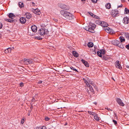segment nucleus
Here are the masks:
<instances>
[{
    "label": "nucleus",
    "instance_id": "obj_21",
    "mask_svg": "<svg viewBox=\"0 0 129 129\" xmlns=\"http://www.w3.org/2000/svg\"><path fill=\"white\" fill-rule=\"evenodd\" d=\"M119 41L117 40H115L113 41L112 42V44L114 45L117 46V44L119 43Z\"/></svg>",
    "mask_w": 129,
    "mask_h": 129
},
{
    "label": "nucleus",
    "instance_id": "obj_60",
    "mask_svg": "<svg viewBox=\"0 0 129 129\" xmlns=\"http://www.w3.org/2000/svg\"><path fill=\"white\" fill-rule=\"evenodd\" d=\"M28 116H29V115H30V113H28Z\"/></svg>",
    "mask_w": 129,
    "mask_h": 129
},
{
    "label": "nucleus",
    "instance_id": "obj_25",
    "mask_svg": "<svg viewBox=\"0 0 129 129\" xmlns=\"http://www.w3.org/2000/svg\"><path fill=\"white\" fill-rule=\"evenodd\" d=\"M70 68L73 71H74L75 72H78V71H77V70L75 69V68H74V67H73L72 66H71L70 67Z\"/></svg>",
    "mask_w": 129,
    "mask_h": 129
},
{
    "label": "nucleus",
    "instance_id": "obj_12",
    "mask_svg": "<svg viewBox=\"0 0 129 129\" xmlns=\"http://www.w3.org/2000/svg\"><path fill=\"white\" fill-rule=\"evenodd\" d=\"M94 29L92 27H89L87 29H86V30L88 31L91 33H94Z\"/></svg>",
    "mask_w": 129,
    "mask_h": 129
},
{
    "label": "nucleus",
    "instance_id": "obj_8",
    "mask_svg": "<svg viewBox=\"0 0 129 129\" xmlns=\"http://www.w3.org/2000/svg\"><path fill=\"white\" fill-rule=\"evenodd\" d=\"M104 29L107 33L112 34L114 33V31L107 26L104 28Z\"/></svg>",
    "mask_w": 129,
    "mask_h": 129
},
{
    "label": "nucleus",
    "instance_id": "obj_11",
    "mask_svg": "<svg viewBox=\"0 0 129 129\" xmlns=\"http://www.w3.org/2000/svg\"><path fill=\"white\" fill-rule=\"evenodd\" d=\"M20 21L21 23L22 24H24L26 21V19L25 17H21L20 19Z\"/></svg>",
    "mask_w": 129,
    "mask_h": 129
},
{
    "label": "nucleus",
    "instance_id": "obj_13",
    "mask_svg": "<svg viewBox=\"0 0 129 129\" xmlns=\"http://www.w3.org/2000/svg\"><path fill=\"white\" fill-rule=\"evenodd\" d=\"M108 24L106 22L104 21L101 22V25L103 27H106L108 26Z\"/></svg>",
    "mask_w": 129,
    "mask_h": 129
},
{
    "label": "nucleus",
    "instance_id": "obj_54",
    "mask_svg": "<svg viewBox=\"0 0 129 129\" xmlns=\"http://www.w3.org/2000/svg\"><path fill=\"white\" fill-rule=\"evenodd\" d=\"M122 6V5L121 4L120 5L118 6H117V8H119V7H121Z\"/></svg>",
    "mask_w": 129,
    "mask_h": 129
},
{
    "label": "nucleus",
    "instance_id": "obj_33",
    "mask_svg": "<svg viewBox=\"0 0 129 129\" xmlns=\"http://www.w3.org/2000/svg\"><path fill=\"white\" fill-rule=\"evenodd\" d=\"M101 22L99 20H97L95 22V23L96 24L99 25L100 24L101 25Z\"/></svg>",
    "mask_w": 129,
    "mask_h": 129
},
{
    "label": "nucleus",
    "instance_id": "obj_63",
    "mask_svg": "<svg viewBox=\"0 0 129 129\" xmlns=\"http://www.w3.org/2000/svg\"><path fill=\"white\" fill-rule=\"evenodd\" d=\"M112 79L113 80H114V81H115V80H114V79L112 77Z\"/></svg>",
    "mask_w": 129,
    "mask_h": 129
},
{
    "label": "nucleus",
    "instance_id": "obj_50",
    "mask_svg": "<svg viewBox=\"0 0 129 129\" xmlns=\"http://www.w3.org/2000/svg\"><path fill=\"white\" fill-rule=\"evenodd\" d=\"M15 20H13V19H11V21L10 22L12 23L13 22H14L15 21Z\"/></svg>",
    "mask_w": 129,
    "mask_h": 129
},
{
    "label": "nucleus",
    "instance_id": "obj_48",
    "mask_svg": "<svg viewBox=\"0 0 129 129\" xmlns=\"http://www.w3.org/2000/svg\"><path fill=\"white\" fill-rule=\"evenodd\" d=\"M2 23L0 22V29L2 28Z\"/></svg>",
    "mask_w": 129,
    "mask_h": 129
},
{
    "label": "nucleus",
    "instance_id": "obj_26",
    "mask_svg": "<svg viewBox=\"0 0 129 129\" xmlns=\"http://www.w3.org/2000/svg\"><path fill=\"white\" fill-rule=\"evenodd\" d=\"M89 25L90 26H91V27L93 28L94 29L95 28L96 26V25L95 24H92V23L91 22L90 23Z\"/></svg>",
    "mask_w": 129,
    "mask_h": 129
},
{
    "label": "nucleus",
    "instance_id": "obj_46",
    "mask_svg": "<svg viewBox=\"0 0 129 129\" xmlns=\"http://www.w3.org/2000/svg\"><path fill=\"white\" fill-rule=\"evenodd\" d=\"M126 47L128 49H129V44L126 46Z\"/></svg>",
    "mask_w": 129,
    "mask_h": 129
},
{
    "label": "nucleus",
    "instance_id": "obj_35",
    "mask_svg": "<svg viewBox=\"0 0 129 129\" xmlns=\"http://www.w3.org/2000/svg\"><path fill=\"white\" fill-rule=\"evenodd\" d=\"M94 89L97 91H98L99 89L98 87L95 85L94 86Z\"/></svg>",
    "mask_w": 129,
    "mask_h": 129
},
{
    "label": "nucleus",
    "instance_id": "obj_58",
    "mask_svg": "<svg viewBox=\"0 0 129 129\" xmlns=\"http://www.w3.org/2000/svg\"><path fill=\"white\" fill-rule=\"evenodd\" d=\"M93 103L95 105H96L97 104V103L96 102H94Z\"/></svg>",
    "mask_w": 129,
    "mask_h": 129
},
{
    "label": "nucleus",
    "instance_id": "obj_3",
    "mask_svg": "<svg viewBox=\"0 0 129 129\" xmlns=\"http://www.w3.org/2000/svg\"><path fill=\"white\" fill-rule=\"evenodd\" d=\"M24 64L28 65V64L33 63V60L31 59H26L24 58L21 61Z\"/></svg>",
    "mask_w": 129,
    "mask_h": 129
},
{
    "label": "nucleus",
    "instance_id": "obj_22",
    "mask_svg": "<svg viewBox=\"0 0 129 129\" xmlns=\"http://www.w3.org/2000/svg\"><path fill=\"white\" fill-rule=\"evenodd\" d=\"M87 45L89 47H91L93 46V44L92 42H90L88 43Z\"/></svg>",
    "mask_w": 129,
    "mask_h": 129
},
{
    "label": "nucleus",
    "instance_id": "obj_15",
    "mask_svg": "<svg viewBox=\"0 0 129 129\" xmlns=\"http://www.w3.org/2000/svg\"><path fill=\"white\" fill-rule=\"evenodd\" d=\"M31 28L32 30L34 32H36L37 31V27L35 25L31 26Z\"/></svg>",
    "mask_w": 129,
    "mask_h": 129
},
{
    "label": "nucleus",
    "instance_id": "obj_6",
    "mask_svg": "<svg viewBox=\"0 0 129 129\" xmlns=\"http://www.w3.org/2000/svg\"><path fill=\"white\" fill-rule=\"evenodd\" d=\"M31 10L33 13L37 15H39L41 14V12L40 10L36 8V9H34L33 8H32Z\"/></svg>",
    "mask_w": 129,
    "mask_h": 129
},
{
    "label": "nucleus",
    "instance_id": "obj_53",
    "mask_svg": "<svg viewBox=\"0 0 129 129\" xmlns=\"http://www.w3.org/2000/svg\"><path fill=\"white\" fill-rule=\"evenodd\" d=\"M83 80L85 83H88V82L85 79H83Z\"/></svg>",
    "mask_w": 129,
    "mask_h": 129
},
{
    "label": "nucleus",
    "instance_id": "obj_36",
    "mask_svg": "<svg viewBox=\"0 0 129 129\" xmlns=\"http://www.w3.org/2000/svg\"><path fill=\"white\" fill-rule=\"evenodd\" d=\"M35 98H33L31 100V101L33 102L36 101H37V100L35 99Z\"/></svg>",
    "mask_w": 129,
    "mask_h": 129
},
{
    "label": "nucleus",
    "instance_id": "obj_57",
    "mask_svg": "<svg viewBox=\"0 0 129 129\" xmlns=\"http://www.w3.org/2000/svg\"><path fill=\"white\" fill-rule=\"evenodd\" d=\"M126 67L128 69L129 68V66L128 65L126 66Z\"/></svg>",
    "mask_w": 129,
    "mask_h": 129
},
{
    "label": "nucleus",
    "instance_id": "obj_27",
    "mask_svg": "<svg viewBox=\"0 0 129 129\" xmlns=\"http://www.w3.org/2000/svg\"><path fill=\"white\" fill-rule=\"evenodd\" d=\"M125 13L126 14H129V10L126 8L125 9Z\"/></svg>",
    "mask_w": 129,
    "mask_h": 129
},
{
    "label": "nucleus",
    "instance_id": "obj_28",
    "mask_svg": "<svg viewBox=\"0 0 129 129\" xmlns=\"http://www.w3.org/2000/svg\"><path fill=\"white\" fill-rule=\"evenodd\" d=\"M88 87L89 89L90 90L91 92H94L93 89L91 85H89L88 86Z\"/></svg>",
    "mask_w": 129,
    "mask_h": 129
},
{
    "label": "nucleus",
    "instance_id": "obj_61",
    "mask_svg": "<svg viewBox=\"0 0 129 129\" xmlns=\"http://www.w3.org/2000/svg\"><path fill=\"white\" fill-rule=\"evenodd\" d=\"M67 72H71V71H69V70L68 71H66Z\"/></svg>",
    "mask_w": 129,
    "mask_h": 129
},
{
    "label": "nucleus",
    "instance_id": "obj_14",
    "mask_svg": "<svg viewBox=\"0 0 129 129\" xmlns=\"http://www.w3.org/2000/svg\"><path fill=\"white\" fill-rule=\"evenodd\" d=\"M25 16H26V18L28 19H30L31 17V14L28 12H27L25 13Z\"/></svg>",
    "mask_w": 129,
    "mask_h": 129
},
{
    "label": "nucleus",
    "instance_id": "obj_41",
    "mask_svg": "<svg viewBox=\"0 0 129 129\" xmlns=\"http://www.w3.org/2000/svg\"><path fill=\"white\" fill-rule=\"evenodd\" d=\"M50 118L48 117H46L45 118V119L46 121H48Z\"/></svg>",
    "mask_w": 129,
    "mask_h": 129
},
{
    "label": "nucleus",
    "instance_id": "obj_56",
    "mask_svg": "<svg viewBox=\"0 0 129 129\" xmlns=\"http://www.w3.org/2000/svg\"><path fill=\"white\" fill-rule=\"evenodd\" d=\"M114 115L115 117H116V118L117 119L118 118H117V115L116 114H115V113L114 114Z\"/></svg>",
    "mask_w": 129,
    "mask_h": 129
},
{
    "label": "nucleus",
    "instance_id": "obj_42",
    "mask_svg": "<svg viewBox=\"0 0 129 129\" xmlns=\"http://www.w3.org/2000/svg\"><path fill=\"white\" fill-rule=\"evenodd\" d=\"M98 0H91L92 2L94 3H95Z\"/></svg>",
    "mask_w": 129,
    "mask_h": 129
},
{
    "label": "nucleus",
    "instance_id": "obj_17",
    "mask_svg": "<svg viewBox=\"0 0 129 129\" xmlns=\"http://www.w3.org/2000/svg\"><path fill=\"white\" fill-rule=\"evenodd\" d=\"M8 16L9 18L13 19L14 18L15 16L12 13H10L9 14Z\"/></svg>",
    "mask_w": 129,
    "mask_h": 129
},
{
    "label": "nucleus",
    "instance_id": "obj_9",
    "mask_svg": "<svg viewBox=\"0 0 129 129\" xmlns=\"http://www.w3.org/2000/svg\"><path fill=\"white\" fill-rule=\"evenodd\" d=\"M115 65L116 68L119 69L120 70H121L122 69V67L120 64L119 63V61H117L115 63Z\"/></svg>",
    "mask_w": 129,
    "mask_h": 129
},
{
    "label": "nucleus",
    "instance_id": "obj_55",
    "mask_svg": "<svg viewBox=\"0 0 129 129\" xmlns=\"http://www.w3.org/2000/svg\"><path fill=\"white\" fill-rule=\"evenodd\" d=\"M37 38L38 39H39V40H41L42 39V38H40L39 37H37Z\"/></svg>",
    "mask_w": 129,
    "mask_h": 129
},
{
    "label": "nucleus",
    "instance_id": "obj_49",
    "mask_svg": "<svg viewBox=\"0 0 129 129\" xmlns=\"http://www.w3.org/2000/svg\"><path fill=\"white\" fill-rule=\"evenodd\" d=\"M93 17H94L96 18H97L98 19H99L100 18L99 17H98V16H95H95H94Z\"/></svg>",
    "mask_w": 129,
    "mask_h": 129
},
{
    "label": "nucleus",
    "instance_id": "obj_59",
    "mask_svg": "<svg viewBox=\"0 0 129 129\" xmlns=\"http://www.w3.org/2000/svg\"><path fill=\"white\" fill-rule=\"evenodd\" d=\"M89 85V84L88 83H86V85H87V86L88 87Z\"/></svg>",
    "mask_w": 129,
    "mask_h": 129
},
{
    "label": "nucleus",
    "instance_id": "obj_44",
    "mask_svg": "<svg viewBox=\"0 0 129 129\" xmlns=\"http://www.w3.org/2000/svg\"><path fill=\"white\" fill-rule=\"evenodd\" d=\"M24 122V119L23 118L21 120V123L22 124H23Z\"/></svg>",
    "mask_w": 129,
    "mask_h": 129
},
{
    "label": "nucleus",
    "instance_id": "obj_37",
    "mask_svg": "<svg viewBox=\"0 0 129 129\" xmlns=\"http://www.w3.org/2000/svg\"><path fill=\"white\" fill-rule=\"evenodd\" d=\"M122 44V43L121 42H120L119 41V43H118L117 46H118L119 47L120 46V45H121Z\"/></svg>",
    "mask_w": 129,
    "mask_h": 129
},
{
    "label": "nucleus",
    "instance_id": "obj_1",
    "mask_svg": "<svg viewBox=\"0 0 129 129\" xmlns=\"http://www.w3.org/2000/svg\"><path fill=\"white\" fill-rule=\"evenodd\" d=\"M61 14L66 18L69 20H72L74 18V16L67 11L61 10L60 12Z\"/></svg>",
    "mask_w": 129,
    "mask_h": 129
},
{
    "label": "nucleus",
    "instance_id": "obj_62",
    "mask_svg": "<svg viewBox=\"0 0 129 129\" xmlns=\"http://www.w3.org/2000/svg\"><path fill=\"white\" fill-rule=\"evenodd\" d=\"M40 128V127H39L38 128H37V129H41Z\"/></svg>",
    "mask_w": 129,
    "mask_h": 129
},
{
    "label": "nucleus",
    "instance_id": "obj_10",
    "mask_svg": "<svg viewBox=\"0 0 129 129\" xmlns=\"http://www.w3.org/2000/svg\"><path fill=\"white\" fill-rule=\"evenodd\" d=\"M129 21V19L128 17H124L122 20V22L125 24H128Z\"/></svg>",
    "mask_w": 129,
    "mask_h": 129
},
{
    "label": "nucleus",
    "instance_id": "obj_23",
    "mask_svg": "<svg viewBox=\"0 0 129 129\" xmlns=\"http://www.w3.org/2000/svg\"><path fill=\"white\" fill-rule=\"evenodd\" d=\"M94 119L97 121H98L100 119L97 116V115L96 114H95L93 116Z\"/></svg>",
    "mask_w": 129,
    "mask_h": 129
},
{
    "label": "nucleus",
    "instance_id": "obj_31",
    "mask_svg": "<svg viewBox=\"0 0 129 129\" xmlns=\"http://www.w3.org/2000/svg\"><path fill=\"white\" fill-rule=\"evenodd\" d=\"M98 55L100 57H102V55L101 54V53L99 51H97V52Z\"/></svg>",
    "mask_w": 129,
    "mask_h": 129
},
{
    "label": "nucleus",
    "instance_id": "obj_64",
    "mask_svg": "<svg viewBox=\"0 0 129 129\" xmlns=\"http://www.w3.org/2000/svg\"><path fill=\"white\" fill-rule=\"evenodd\" d=\"M55 21L56 22H57V19H55Z\"/></svg>",
    "mask_w": 129,
    "mask_h": 129
},
{
    "label": "nucleus",
    "instance_id": "obj_39",
    "mask_svg": "<svg viewBox=\"0 0 129 129\" xmlns=\"http://www.w3.org/2000/svg\"><path fill=\"white\" fill-rule=\"evenodd\" d=\"M11 19H5V20L7 21L10 22L11 21Z\"/></svg>",
    "mask_w": 129,
    "mask_h": 129
},
{
    "label": "nucleus",
    "instance_id": "obj_19",
    "mask_svg": "<svg viewBox=\"0 0 129 129\" xmlns=\"http://www.w3.org/2000/svg\"><path fill=\"white\" fill-rule=\"evenodd\" d=\"M73 55L75 57H77L79 56L78 53L76 52L73 51L72 52Z\"/></svg>",
    "mask_w": 129,
    "mask_h": 129
},
{
    "label": "nucleus",
    "instance_id": "obj_47",
    "mask_svg": "<svg viewBox=\"0 0 129 129\" xmlns=\"http://www.w3.org/2000/svg\"><path fill=\"white\" fill-rule=\"evenodd\" d=\"M20 86L21 87L23 86V82H21L20 83Z\"/></svg>",
    "mask_w": 129,
    "mask_h": 129
},
{
    "label": "nucleus",
    "instance_id": "obj_34",
    "mask_svg": "<svg viewBox=\"0 0 129 129\" xmlns=\"http://www.w3.org/2000/svg\"><path fill=\"white\" fill-rule=\"evenodd\" d=\"M112 121L113 122L115 125H116L117 124V122L116 120L113 119Z\"/></svg>",
    "mask_w": 129,
    "mask_h": 129
},
{
    "label": "nucleus",
    "instance_id": "obj_20",
    "mask_svg": "<svg viewBox=\"0 0 129 129\" xmlns=\"http://www.w3.org/2000/svg\"><path fill=\"white\" fill-rule=\"evenodd\" d=\"M105 7L106 9H110L111 7V5L110 3H108L106 4Z\"/></svg>",
    "mask_w": 129,
    "mask_h": 129
},
{
    "label": "nucleus",
    "instance_id": "obj_5",
    "mask_svg": "<svg viewBox=\"0 0 129 129\" xmlns=\"http://www.w3.org/2000/svg\"><path fill=\"white\" fill-rule=\"evenodd\" d=\"M118 14V12L117 10H112L111 13V15L114 17H115L117 16Z\"/></svg>",
    "mask_w": 129,
    "mask_h": 129
},
{
    "label": "nucleus",
    "instance_id": "obj_24",
    "mask_svg": "<svg viewBox=\"0 0 129 129\" xmlns=\"http://www.w3.org/2000/svg\"><path fill=\"white\" fill-rule=\"evenodd\" d=\"M119 39L120 40V42H122L125 41V39L123 37H119Z\"/></svg>",
    "mask_w": 129,
    "mask_h": 129
},
{
    "label": "nucleus",
    "instance_id": "obj_32",
    "mask_svg": "<svg viewBox=\"0 0 129 129\" xmlns=\"http://www.w3.org/2000/svg\"><path fill=\"white\" fill-rule=\"evenodd\" d=\"M100 51L102 54H105V50L102 49Z\"/></svg>",
    "mask_w": 129,
    "mask_h": 129
},
{
    "label": "nucleus",
    "instance_id": "obj_38",
    "mask_svg": "<svg viewBox=\"0 0 129 129\" xmlns=\"http://www.w3.org/2000/svg\"><path fill=\"white\" fill-rule=\"evenodd\" d=\"M40 128L41 129H46V127L45 126H43L42 127H40Z\"/></svg>",
    "mask_w": 129,
    "mask_h": 129
},
{
    "label": "nucleus",
    "instance_id": "obj_2",
    "mask_svg": "<svg viewBox=\"0 0 129 129\" xmlns=\"http://www.w3.org/2000/svg\"><path fill=\"white\" fill-rule=\"evenodd\" d=\"M48 30L45 28H41L38 31V33L41 36H44L48 33Z\"/></svg>",
    "mask_w": 129,
    "mask_h": 129
},
{
    "label": "nucleus",
    "instance_id": "obj_40",
    "mask_svg": "<svg viewBox=\"0 0 129 129\" xmlns=\"http://www.w3.org/2000/svg\"><path fill=\"white\" fill-rule=\"evenodd\" d=\"M89 14L92 17H93L94 16H95V15L93 14L92 13H89Z\"/></svg>",
    "mask_w": 129,
    "mask_h": 129
},
{
    "label": "nucleus",
    "instance_id": "obj_51",
    "mask_svg": "<svg viewBox=\"0 0 129 129\" xmlns=\"http://www.w3.org/2000/svg\"><path fill=\"white\" fill-rule=\"evenodd\" d=\"M106 109H107V110L109 111H112V110L110 108H106Z\"/></svg>",
    "mask_w": 129,
    "mask_h": 129
},
{
    "label": "nucleus",
    "instance_id": "obj_52",
    "mask_svg": "<svg viewBox=\"0 0 129 129\" xmlns=\"http://www.w3.org/2000/svg\"><path fill=\"white\" fill-rule=\"evenodd\" d=\"M42 81H41L40 80L38 82V84H41L42 83Z\"/></svg>",
    "mask_w": 129,
    "mask_h": 129
},
{
    "label": "nucleus",
    "instance_id": "obj_30",
    "mask_svg": "<svg viewBox=\"0 0 129 129\" xmlns=\"http://www.w3.org/2000/svg\"><path fill=\"white\" fill-rule=\"evenodd\" d=\"M88 112L90 115H92L93 116H94V115L95 114L93 112H92L90 111H88Z\"/></svg>",
    "mask_w": 129,
    "mask_h": 129
},
{
    "label": "nucleus",
    "instance_id": "obj_7",
    "mask_svg": "<svg viewBox=\"0 0 129 129\" xmlns=\"http://www.w3.org/2000/svg\"><path fill=\"white\" fill-rule=\"evenodd\" d=\"M116 100L118 104L120 106L123 107L124 106V104L120 98H116Z\"/></svg>",
    "mask_w": 129,
    "mask_h": 129
},
{
    "label": "nucleus",
    "instance_id": "obj_16",
    "mask_svg": "<svg viewBox=\"0 0 129 129\" xmlns=\"http://www.w3.org/2000/svg\"><path fill=\"white\" fill-rule=\"evenodd\" d=\"M81 61L86 67H89L87 61L84 60L83 59L81 60Z\"/></svg>",
    "mask_w": 129,
    "mask_h": 129
},
{
    "label": "nucleus",
    "instance_id": "obj_29",
    "mask_svg": "<svg viewBox=\"0 0 129 129\" xmlns=\"http://www.w3.org/2000/svg\"><path fill=\"white\" fill-rule=\"evenodd\" d=\"M19 6L20 8H22L23 6V3L21 2L19 3Z\"/></svg>",
    "mask_w": 129,
    "mask_h": 129
},
{
    "label": "nucleus",
    "instance_id": "obj_45",
    "mask_svg": "<svg viewBox=\"0 0 129 129\" xmlns=\"http://www.w3.org/2000/svg\"><path fill=\"white\" fill-rule=\"evenodd\" d=\"M119 47L121 48H124V46L122 44L120 45V46Z\"/></svg>",
    "mask_w": 129,
    "mask_h": 129
},
{
    "label": "nucleus",
    "instance_id": "obj_4",
    "mask_svg": "<svg viewBox=\"0 0 129 129\" xmlns=\"http://www.w3.org/2000/svg\"><path fill=\"white\" fill-rule=\"evenodd\" d=\"M58 6L59 7L64 10H68L70 9V7L66 5L63 4L59 3L58 4Z\"/></svg>",
    "mask_w": 129,
    "mask_h": 129
},
{
    "label": "nucleus",
    "instance_id": "obj_43",
    "mask_svg": "<svg viewBox=\"0 0 129 129\" xmlns=\"http://www.w3.org/2000/svg\"><path fill=\"white\" fill-rule=\"evenodd\" d=\"M126 36L127 39H128L129 40V34H127L126 35Z\"/></svg>",
    "mask_w": 129,
    "mask_h": 129
},
{
    "label": "nucleus",
    "instance_id": "obj_18",
    "mask_svg": "<svg viewBox=\"0 0 129 129\" xmlns=\"http://www.w3.org/2000/svg\"><path fill=\"white\" fill-rule=\"evenodd\" d=\"M11 48H9L5 50V53H8L10 52L11 51Z\"/></svg>",
    "mask_w": 129,
    "mask_h": 129
}]
</instances>
